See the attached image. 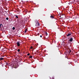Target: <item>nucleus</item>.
I'll use <instances>...</instances> for the list:
<instances>
[{"mask_svg": "<svg viewBox=\"0 0 79 79\" xmlns=\"http://www.w3.org/2000/svg\"><path fill=\"white\" fill-rule=\"evenodd\" d=\"M20 43H21V42L19 41H18L16 43V44H17V45L18 46V47H19V46H20Z\"/></svg>", "mask_w": 79, "mask_h": 79, "instance_id": "f257e3e1", "label": "nucleus"}, {"mask_svg": "<svg viewBox=\"0 0 79 79\" xmlns=\"http://www.w3.org/2000/svg\"><path fill=\"white\" fill-rule=\"evenodd\" d=\"M73 37H74V36H73L70 39V40H69V42H72L73 40Z\"/></svg>", "mask_w": 79, "mask_h": 79, "instance_id": "f03ea898", "label": "nucleus"}, {"mask_svg": "<svg viewBox=\"0 0 79 79\" xmlns=\"http://www.w3.org/2000/svg\"><path fill=\"white\" fill-rule=\"evenodd\" d=\"M71 35V33H69L67 35V37H69V36H70V35Z\"/></svg>", "mask_w": 79, "mask_h": 79, "instance_id": "7ed1b4c3", "label": "nucleus"}, {"mask_svg": "<svg viewBox=\"0 0 79 79\" xmlns=\"http://www.w3.org/2000/svg\"><path fill=\"white\" fill-rule=\"evenodd\" d=\"M50 18H52V19H53V18H54V17H53V16L52 15H51V16H50Z\"/></svg>", "mask_w": 79, "mask_h": 79, "instance_id": "20e7f679", "label": "nucleus"}, {"mask_svg": "<svg viewBox=\"0 0 79 79\" xmlns=\"http://www.w3.org/2000/svg\"><path fill=\"white\" fill-rule=\"evenodd\" d=\"M45 34L46 36H47V35H48V34H47V32H45Z\"/></svg>", "mask_w": 79, "mask_h": 79, "instance_id": "39448f33", "label": "nucleus"}, {"mask_svg": "<svg viewBox=\"0 0 79 79\" xmlns=\"http://www.w3.org/2000/svg\"><path fill=\"white\" fill-rule=\"evenodd\" d=\"M3 60V58L1 57L0 58V60Z\"/></svg>", "mask_w": 79, "mask_h": 79, "instance_id": "423d86ee", "label": "nucleus"}, {"mask_svg": "<svg viewBox=\"0 0 79 79\" xmlns=\"http://www.w3.org/2000/svg\"><path fill=\"white\" fill-rule=\"evenodd\" d=\"M27 32V29H26L24 31V33H26Z\"/></svg>", "mask_w": 79, "mask_h": 79, "instance_id": "0eeeda50", "label": "nucleus"}, {"mask_svg": "<svg viewBox=\"0 0 79 79\" xmlns=\"http://www.w3.org/2000/svg\"><path fill=\"white\" fill-rule=\"evenodd\" d=\"M71 50L70 49H69V52L71 53Z\"/></svg>", "mask_w": 79, "mask_h": 79, "instance_id": "6e6552de", "label": "nucleus"}, {"mask_svg": "<svg viewBox=\"0 0 79 79\" xmlns=\"http://www.w3.org/2000/svg\"><path fill=\"white\" fill-rule=\"evenodd\" d=\"M17 51H18V52H20V50H19V49H18L17 50Z\"/></svg>", "mask_w": 79, "mask_h": 79, "instance_id": "1a4fd4ad", "label": "nucleus"}, {"mask_svg": "<svg viewBox=\"0 0 79 79\" xmlns=\"http://www.w3.org/2000/svg\"><path fill=\"white\" fill-rule=\"evenodd\" d=\"M13 30H15V27H13L12 28Z\"/></svg>", "mask_w": 79, "mask_h": 79, "instance_id": "9d476101", "label": "nucleus"}, {"mask_svg": "<svg viewBox=\"0 0 79 79\" xmlns=\"http://www.w3.org/2000/svg\"><path fill=\"white\" fill-rule=\"evenodd\" d=\"M32 58V56H30L29 58Z\"/></svg>", "mask_w": 79, "mask_h": 79, "instance_id": "9b49d317", "label": "nucleus"}, {"mask_svg": "<svg viewBox=\"0 0 79 79\" xmlns=\"http://www.w3.org/2000/svg\"><path fill=\"white\" fill-rule=\"evenodd\" d=\"M15 16H16V17H15V18H18V16L15 15Z\"/></svg>", "mask_w": 79, "mask_h": 79, "instance_id": "f8f14e48", "label": "nucleus"}, {"mask_svg": "<svg viewBox=\"0 0 79 79\" xmlns=\"http://www.w3.org/2000/svg\"><path fill=\"white\" fill-rule=\"evenodd\" d=\"M39 25H40V23L39 22H38V26H39Z\"/></svg>", "mask_w": 79, "mask_h": 79, "instance_id": "ddd939ff", "label": "nucleus"}, {"mask_svg": "<svg viewBox=\"0 0 79 79\" xmlns=\"http://www.w3.org/2000/svg\"><path fill=\"white\" fill-rule=\"evenodd\" d=\"M27 55H28V56H29V55H30V53H28L27 54Z\"/></svg>", "mask_w": 79, "mask_h": 79, "instance_id": "4468645a", "label": "nucleus"}, {"mask_svg": "<svg viewBox=\"0 0 79 79\" xmlns=\"http://www.w3.org/2000/svg\"><path fill=\"white\" fill-rule=\"evenodd\" d=\"M32 48H33V47H32V46H31L30 47V48L31 49H32Z\"/></svg>", "mask_w": 79, "mask_h": 79, "instance_id": "2eb2a0df", "label": "nucleus"}, {"mask_svg": "<svg viewBox=\"0 0 79 79\" xmlns=\"http://www.w3.org/2000/svg\"><path fill=\"white\" fill-rule=\"evenodd\" d=\"M6 20H8V19H9L8 18H6Z\"/></svg>", "mask_w": 79, "mask_h": 79, "instance_id": "dca6fc26", "label": "nucleus"}, {"mask_svg": "<svg viewBox=\"0 0 79 79\" xmlns=\"http://www.w3.org/2000/svg\"><path fill=\"white\" fill-rule=\"evenodd\" d=\"M62 18L61 16H60L59 18V19H61V18ZM62 18H63V17H62Z\"/></svg>", "mask_w": 79, "mask_h": 79, "instance_id": "f3484780", "label": "nucleus"}, {"mask_svg": "<svg viewBox=\"0 0 79 79\" xmlns=\"http://www.w3.org/2000/svg\"><path fill=\"white\" fill-rule=\"evenodd\" d=\"M40 37H42V35H40Z\"/></svg>", "mask_w": 79, "mask_h": 79, "instance_id": "a211bd4d", "label": "nucleus"}, {"mask_svg": "<svg viewBox=\"0 0 79 79\" xmlns=\"http://www.w3.org/2000/svg\"><path fill=\"white\" fill-rule=\"evenodd\" d=\"M0 25H1V26H2V23H1V24H0Z\"/></svg>", "mask_w": 79, "mask_h": 79, "instance_id": "6ab92c4d", "label": "nucleus"}, {"mask_svg": "<svg viewBox=\"0 0 79 79\" xmlns=\"http://www.w3.org/2000/svg\"><path fill=\"white\" fill-rule=\"evenodd\" d=\"M1 26H1V25H0V28H1Z\"/></svg>", "mask_w": 79, "mask_h": 79, "instance_id": "aec40b11", "label": "nucleus"}, {"mask_svg": "<svg viewBox=\"0 0 79 79\" xmlns=\"http://www.w3.org/2000/svg\"><path fill=\"white\" fill-rule=\"evenodd\" d=\"M2 27H3V25H2Z\"/></svg>", "mask_w": 79, "mask_h": 79, "instance_id": "412c9836", "label": "nucleus"}, {"mask_svg": "<svg viewBox=\"0 0 79 79\" xmlns=\"http://www.w3.org/2000/svg\"><path fill=\"white\" fill-rule=\"evenodd\" d=\"M26 22H27V20H26Z\"/></svg>", "mask_w": 79, "mask_h": 79, "instance_id": "4be33fe9", "label": "nucleus"}]
</instances>
